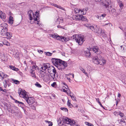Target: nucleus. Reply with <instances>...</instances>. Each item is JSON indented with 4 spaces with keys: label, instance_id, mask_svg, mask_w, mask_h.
<instances>
[{
    "label": "nucleus",
    "instance_id": "bf43d9fd",
    "mask_svg": "<svg viewBox=\"0 0 126 126\" xmlns=\"http://www.w3.org/2000/svg\"><path fill=\"white\" fill-rule=\"evenodd\" d=\"M96 1L98 2H100L102 1V0H95Z\"/></svg>",
    "mask_w": 126,
    "mask_h": 126
},
{
    "label": "nucleus",
    "instance_id": "dca6fc26",
    "mask_svg": "<svg viewBox=\"0 0 126 126\" xmlns=\"http://www.w3.org/2000/svg\"><path fill=\"white\" fill-rule=\"evenodd\" d=\"M89 49H90V50H92L94 52L97 54L100 53V50L97 47H94L93 48H90Z\"/></svg>",
    "mask_w": 126,
    "mask_h": 126
},
{
    "label": "nucleus",
    "instance_id": "bb28decb",
    "mask_svg": "<svg viewBox=\"0 0 126 126\" xmlns=\"http://www.w3.org/2000/svg\"><path fill=\"white\" fill-rule=\"evenodd\" d=\"M3 43L4 45H6L7 46H9L10 45V43L8 42L6 40H4L3 41Z\"/></svg>",
    "mask_w": 126,
    "mask_h": 126
},
{
    "label": "nucleus",
    "instance_id": "79ce46f5",
    "mask_svg": "<svg viewBox=\"0 0 126 126\" xmlns=\"http://www.w3.org/2000/svg\"><path fill=\"white\" fill-rule=\"evenodd\" d=\"M0 91H2V92L3 93H6L7 91L6 89H3L2 88L0 87Z\"/></svg>",
    "mask_w": 126,
    "mask_h": 126
},
{
    "label": "nucleus",
    "instance_id": "2f4dec72",
    "mask_svg": "<svg viewBox=\"0 0 126 126\" xmlns=\"http://www.w3.org/2000/svg\"><path fill=\"white\" fill-rule=\"evenodd\" d=\"M80 70L82 72L85 74L86 76H87L88 75V74L87 73L85 72V70L83 68H80Z\"/></svg>",
    "mask_w": 126,
    "mask_h": 126
},
{
    "label": "nucleus",
    "instance_id": "052dcab7",
    "mask_svg": "<svg viewBox=\"0 0 126 126\" xmlns=\"http://www.w3.org/2000/svg\"><path fill=\"white\" fill-rule=\"evenodd\" d=\"M4 86L5 88H6L7 87V85L6 84H4Z\"/></svg>",
    "mask_w": 126,
    "mask_h": 126
},
{
    "label": "nucleus",
    "instance_id": "ea45409f",
    "mask_svg": "<svg viewBox=\"0 0 126 126\" xmlns=\"http://www.w3.org/2000/svg\"><path fill=\"white\" fill-rule=\"evenodd\" d=\"M85 124L87 125L88 126H94V125L90 123H89L88 122H85Z\"/></svg>",
    "mask_w": 126,
    "mask_h": 126
},
{
    "label": "nucleus",
    "instance_id": "423d86ee",
    "mask_svg": "<svg viewBox=\"0 0 126 126\" xmlns=\"http://www.w3.org/2000/svg\"><path fill=\"white\" fill-rule=\"evenodd\" d=\"M8 29H2L0 32V34L2 36H4V38L7 39H10L12 36V34L9 32H7Z\"/></svg>",
    "mask_w": 126,
    "mask_h": 126
},
{
    "label": "nucleus",
    "instance_id": "0e129e2a",
    "mask_svg": "<svg viewBox=\"0 0 126 126\" xmlns=\"http://www.w3.org/2000/svg\"><path fill=\"white\" fill-rule=\"evenodd\" d=\"M32 109H33V110H35V107H32Z\"/></svg>",
    "mask_w": 126,
    "mask_h": 126
},
{
    "label": "nucleus",
    "instance_id": "72a5a7b5",
    "mask_svg": "<svg viewBox=\"0 0 126 126\" xmlns=\"http://www.w3.org/2000/svg\"><path fill=\"white\" fill-rule=\"evenodd\" d=\"M95 17L96 18V19H97L98 21L101 20L100 15H96L95 16Z\"/></svg>",
    "mask_w": 126,
    "mask_h": 126
},
{
    "label": "nucleus",
    "instance_id": "6ab92c4d",
    "mask_svg": "<svg viewBox=\"0 0 126 126\" xmlns=\"http://www.w3.org/2000/svg\"><path fill=\"white\" fill-rule=\"evenodd\" d=\"M8 26L7 24L5 23H2L0 25V27L1 29H8Z\"/></svg>",
    "mask_w": 126,
    "mask_h": 126
},
{
    "label": "nucleus",
    "instance_id": "a18cd8bd",
    "mask_svg": "<svg viewBox=\"0 0 126 126\" xmlns=\"http://www.w3.org/2000/svg\"><path fill=\"white\" fill-rule=\"evenodd\" d=\"M107 25H108L109 27H110L111 26H112V24L111 23H105V24L104 25V26H106Z\"/></svg>",
    "mask_w": 126,
    "mask_h": 126
},
{
    "label": "nucleus",
    "instance_id": "5fc2aeb1",
    "mask_svg": "<svg viewBox=\"0 0 126 126\" xmlns=\"http://www.w3.org/2000/svg\"><path fill=\"white\" fill-rule=\"evenodd\" d=\"M19 53H16V54H15V56L17 58H18L19 57V55H18Z\"/></svg>",
    "mask_w": 126,
    "mask_h": 126
},
{
    "label": "nucleus",
    "instance_id": "412c9836",
    "mask_svg": "<svg viewBox=\"0 0 126 126\" xmlns=\"http://www.w3.org/2000/svg\"><path fill=\"white\" fill-rule=\"evenodd\" d=\"M88 49V50L85 52V54L86 56L88 57H90L91 56V53L89 51L90 50V49H89V48Z\"/></svg>",
    "mask_w": 126,
    "mask_h": 126
},
{
    "label": "nucleus",
    "instance_id": "a19ab883",
    "mask_svg": "<svg viewBox=\"0 0 126 126\" xmlns=\"http://www.w3.org/2000/svg\"><path fill=\"white\" fill-rule=\"evenodd\" d=\"M45 122L46 123H48L49 124L48 126H52L53 125V123L52 122L50 121H45Z\"/></svg>",
    "mask_w": 126,
    "mask_h": 126
},
{
    "label": "nucleus",
    "instance_id": "20e7f679",
    "mask_svg": "<svg viewBox=\"0 0 126 126\" xmlns=\"http://www.w3.org/2000/svg\"><path fill=\"white\" fill-rule=\"evenodd\" d=\"M72 38L74 39L79 45H82L84 41V36L78 34L74 35L72 36Z\"/></svg>",
    "mask_w": 126,
    "mask_h": 126
},
{
    "label": "nucleus",
    "instance_id": "6e6d98bb",
    "mask_svg": "<svg viewBox=\"0 0 126 126\" xmlns=\"http://www.w3.org/2000/svg\"><path fill=\"white\" fill-rule=\"evenodd\" d=\"M68 76H70L71 75H72V76L73 77V78H74V74H68Z\"/></svg>",
    "mask_w": 126,
    "mask_h": 126
},
{
    "label": "nucleus",
    "instance_id": "a878e982",
    "mask_svg": "<svg viewBox=\"0 0 126 126\" xmlns=\"http://www.w3.org/2000/svg\"><path fill=\"white\" fill-rule=\"evenodd\" d=\"M13 17L11 16L9 17V22L11 24L13 23Z\"/></svg>",
    "mask_w": 126,
    "mask_h": 126
},
{
    "label": "nucleus",
    "instance_id": "774afa93",
    "mask_svg": "<svg viewBox=\"0 0 126 126\" xmlns=\"http://www.w3.org/2000/svg\"><path fill=\"white\" fill-rule=\"evenodd\" d=\"M119 28L121 30H123V28L122 27H119Z\"/></svg>",
    "mask_w": 126,
    "mask_h": 126
},
{
    "label": "nucleus",
    "instance_id": "37998d69",
    "mask_svg": "<svg viewBox=\"0 0 126 126\" xmlns=\"http://www.w3.org/2000/svg\"><path fill=\"white\" fill-rule=\"evenodd\" d=\"M60 109L61 110L64 111L65 112L67 111H68V109L65 108L61 107L60 108Z\"/></svg>",
    "mask_w": 126,
    "mask_h": 126
},
{
    "label": "nucleus",
    "instance_id": "393cba45",
    "mask_svg": "<svg viewBox=\"0 0 126 126\" xmlns=\"http://www.w3.org/2000/svg\"><path fill=\"white\" fill-rule=\"evenodd\" d=\"M53 6L57 7L58 8H59V9H61L63 10L64 8H62L61 6H60L58 5L57 4H55L52 3V4Z\"/></svg>",
    "mask_w": 126,
    "mask_h": 126
},
{
    "label": "nucleus",
    "instance_id": "de8ad7c7",
    "mask_svg": "<svg viewBox=\"0 0 126 126\" xmlns=\"http://www.w3.org/2000/svg\"><path fill=\"white\" fill-rule=\"evenodd\" d=\"M120 113V111L117 112L116 111H115L114 112V114L116 116H117L118 115H119Z\"/></svg>",
    "mask_w": 126,
    "mask_h": 126
},
{
    "label": "nucleus",
    "instance_id": "338daca9",
    "mask_svg": "<svg viewBox=\"0 0 126 126\" xmlns=\"http://www.w3.org/2000/svg\"><path fill=\"white\" fill-rule=\"evenodd\" d=\"M120 96H121V94L119 93H118V97H119Z\"/></svg>",
    "mask_w": 126,
    "mask_h": 126
},
{
    "label": "nucleus",
    "instance_id": "aec40b11",
    "mask_svg": "<svg viewBox=\"0 0 126 126\" xmlns=\"http://www.w3.org/2000/svg\"><path fill=\"white\" fill-rule=\"evenodd\" d=\"M7 76V75L1 71H0V77L2 78V79L6 78Z\"/></svg>",
    "mask_w": 126,
    "mask_h": 126
},
{
    "label": "nucleus",
    "instance_id": "4d7b16f0",
    "mask_svg": "<svg viewBox=\"0 0 126 126\" xmlns=\"http://www.w3.org/2000/svg\"><path fill=\"white\" fill-rule=\"evenodd\" d=\"M67 79L69 80V82H71V79L70 78L67 77Z\"/></svg>",
    "mask_w": 126,
    "mask_h": 126
},
{
    "label": "nucleus",
    "instance_id": "9d476101",
    "mask_svg": "<svg viewBox=\"0 0 126 126\" xmlns=\"http://www.w3.org/2000/svg\"><path fill=\"white\" fill-rule=\"evenodd\" d=\"M49 65L48 63H44L41 67L40 71L44 73L46 72L47 71L49 67Z\"/></svg>",
    "mask_w": 126,
    "mask_h": 126
},
{
    "label": "nucleus",
    "instance_id": "4be33fe9",
    "mask_svg": "<svg viewBox=\"0 0 126 126\" xmlns=\"http://www.w3.org/2000/svg\"><path fill=\"white\" fill-rule=\"evenodd\" d=\"M74 11L76 14H78L79 13L80 11H81V14H83V13H82V12H83L81 10H80L77 8H75L74 9Z\"/></svg>",
    "mask_w": 126,
    "mask_h": 126
},
{
    "label": "nucleus",
    "instance_id": "a211bd4d",
    "mask_svg": "<svg viewBox=\"0 0 126 126\" xmlns=\"http://www.w3.org/2000/svg\"><path fill=\"white\" fill-rule=\"evenodd\" d=\"M99 55L98 56V57H94L93 58V61L94 63L96 64H99Z\"/></svg>",
    "mask_w": 126,
    "mask_h": 126
},
{
    "label": "nucleus",
    "instance_id": "9b49d317",
    "mask_svg": "<svg viewBox=\"0 0 126 126\" xmlns=\"http://www.w3.org/2000/svg\"><path fill=\"white\" fill-rule=\"evenodd\" d=\"M49 65L48 63H44L41 67L40 71L44 73L46 72L47 71L49 67Z\"/></svg>",
    "mask_w": 126,
    "mask_h": 126
},
{
    "label": "nucleus",
    "instance_id": "39448f33",
    "mask_svg": "<svg viewBox=\"0 0 126 126\" xmlns=\"http://www.w3.org/2000/svg\"><path fill=\"white\" fill-rule=\"evenodd\" d=\"M29 15V16L30 18V19L32 20L33 18V17H34V20H37L39 19V13L37 12H36L34 14L32 11L31 10H29L28 12Z\"/></svg>",
    "mask_w": 126,
    "mask_h": 126
},
{
    "label": "nucleus",
    "instance_id": "09e8293b",
    "mask_svg": "<svg viewBox=\"0 0 126 126\" xmlns=\"http://www.w3.org/2000/svg\"><path fill=\"white\" fill-rule=\"evenodd\" d=\"M70 96L72 98V99L74 101H76V97L73 95H70Z\"/></svg>",
    "mask_w": 126,
    "mask_h": 126
},
{
    "label": "nucleus",
    "instance_id": "69168bd1",
    "mask_svg": "<svg viewBox=\"0 0 126 126\" xmlns=\"http://www.w3.org/2000/svg\"><path fill=\"white\" fill-rule=\"evenodd\" d=\"M63 91L64 92H66V91H67V90H65V89H63Z\"/></svg>",
    "mask_w": 126,
    "mask_h": 126
},
{
    "label": "nucleus",
    "instance_id": "c03bdc74",
    "mask_svg": "<svg viewBox=\"0 0 126 126\" xmlns=\"http://www.w3.org/2000/svg\"><path fill=\"white\" fill-rule=\"evenodd\" d=\"M35 85L37 87L39 88L41 87H42L41 85L39 83H38L37 82H36L35 84Z\"/></svg>",
    "mask_w": 126,
    "mask_h": 126
},
{
    "label": "nucleus",
    "instance_id": "7c9ffc66",
    "mask_svg": "<svg viewBox=\"0 0 126 126\" xmlns=\"http://www.w3.org/2000/svg\"><path fill=\"white\" fill-rule=\"evenodd\" d=\"M39 19L37 20H34L35 21L34 22L35 24L36 25H39V26L40 25V21L39 17Z\"/></svg>",
    "mask_w": 126,
    "mask_h": 126
},
{
    "label": "nucleus",
    "instance_id": "58836bf2",
    "mask_svg": "<svg viewBox=\"0 0 126 126\" xmlns=\"http://www.w3.org/2000/svg\"><path fill=\"white\" fill-rule=\"evenodd\" d=\"M12 81L13 82L16 84H18L19 83V82L18 80L13 79Z\"/></svg>",
    "mask_w": 126,
    "mask_h": 126
},
{
    "label": "nucleus",
    "instance_id": "c756f323",
    "mask_svg": "<svg viewBox=\"0 0 126 126\" xmlns=\"http://www.w3.org/2000/svg\"><path fill=\"white\" fill-rule=\"evenodd\" d=\"M118 3L120 8L121 9H122L123 8V4L122 3V2L119 1H118Z\"/></svg>",
    "mask_w": 126,
    "mask_h": 126
},
{
    "label": "nucleus",
    "instance_id": "ddd939ff",
    "mask_svg": "<svg viewBox=\"0 0 126 126\" xmlns=\"http://www.w3.org/2000/svg\"><path fill=\"white\" fill-rule=\"evenodd\" d=\"M25 100L29 105L33 104L34 102L33 98L31 97H29L28 96V97L26 98Z\"/></svg>",
    "mask_w": 126,
    "mask_h": 126
},
{
    "label": "nucleus",
    "instance_id": "e2e57ef3",
    "mask_svg": "<svg viewBox=\"0 0 126 126\" xmlns=\"http://www.w3.org/2000/svg\"><path fill=\"white\" fill-rule=\"evenodd\" d=\"M57 27H58V28H62V27H63L60 25L58 26Z\"/></svg>",
    "mask_w": 126,
    "mask_h": 126
},
{
    "label": "nucleus",
    "instance_id": "6e6552de",
    "mask_svg": "<svg viewBox=\"0 0 126 126\" xmlns=\"http://www.w3.org/2000/svg\"><path fill=\"white\" fill-rule=\"evenodd\" d=\"M63 123H66L68 125H73L75 123V122L74 120H71L67 118L66 117H63Z\"/></svg>",
    "mask_w": 126,
    "mask_h": 126
},
{
    "label": "nucleus",
    "instance_id": "f03ea898",
    "mask_svg": "<svg viewBox=\"0 0 126 126\" xmlns=\"http://www.w3.org/2000/svg\"><path fill=\"white\" fill-rule=\"evenodd\" d=\"M47 71L49 73L48 76L50 79L54 81L57 79L58 77V74L56 70L53 66L49 65V67Z\"/></svg>",
    "mask_w": 126,
    "mask_h": 126
},
{
    "label": "nucleus",
    "instance_id": "f704fd0d",
    "mask_svg": "<svg viewBox=\"0 0 126 126\" xmlns=\"http://www.w3.org/2000/svg\"><path fill=\"white\" fill-rule=\"evenodd\" d=\"M106 16V14H102L101 15H100L101 20L103 19Z\"/></svg>",
    "mask_w": 126,
    "mask_h": 126
},
{
    "label": "nucleus",
    "instance_id": "c85d7f7f",
    "mask_svg": "<svg viewBox=\"0 0 126 126\" xmlns=\"http://www.w3.org/2000/svg\"><path fill=\"white\" fill-rule=\"evenodd\" d=\"M121 49L123 52H125L126 51V47L124 45L122 46H121Z\"/></svg>",
    "mask_w": 126,
    "mask_h": 126
},
{
    "label": "nucleus",
    "instance_id": "473e14b6",
    "mask_svg": "<svg viewBox=\"0 0 126 126\" xmlns=\"http://www.w3.org/2000/svg\"><path fill=\"white\" fill-rule=\"evenodd\" d=\"M37 67V66L36 65L33 66L32 67L31 71L33 72L35 70L36 68Z\"/></svg>",
    "mask_w": 126,
    "mask_h": 126
},
{
    "label": "nucleus",
    "instance_id": "f257e3e1",
    "mask_svg": "<svg viewBox=\"0 0 126 126\" xmlns=\"http://www.w3.org/2000/svg\"><path fill=\"white\" fill-rule=\"evenodd\" d=\"M51 61L53 64L59 68L64 69L67 65L66 63L60 59L52 58Z\"/></svg>",
    "mask_w": 126,
    "mask_h": 126
},
{
    "label": "nucleus",
    "instance_id": "680f3d73",
    "mask_svg": "<svg viewBox=\"0 0 126 126\" xmlns=\"http://www.w3.org/2000/svg\"><path fill=\"white\" fill-rule=\"evenodd\" d=\"M96 101L98 103L99 101V99L98 98H96Z\"/></svg>",
    "mask_w": 126,
    "mask_h": 126
},
{
    "label": "nucleus",
    "instance_id": "c9c22d12",
    "mask_svg": "<svg viewBox=\"0 0 126 126\" xmlns=\"http://www.w3.org/2000/svg\"><path fill=\"white\" fill-rule=\"evenodd\" d=\"M57 35L55 34H50V36L51 37H52L56 39V37H57Z\"/></svg>",
    "mask_w": 126,
    "mask_h": 126
},
{
    "label": "nucleus",
    "instance_id": "7ed1b4c3",
    "mask_svg": "<svg viewBox=\"0 0 126 126\" xmlns=\"http://www.w3.org/2000/svg\"><path fill=\"white\" fill-rule=\"evenodd\" d=\"M84 25L87 27L88 29L91 30L93 32L97 33V35L100 34L104 33V32L101 30V29L97 25L93 26L88 24H84Z\"/></svg>",
    "mask_w": 126,
    "mask_h": 126
},
{
    "label": "nucleus",
    "instance_id": "4c0bfd02",
    "mask_svg": "<svg viewBox=\"0 0 126 126\" xmlns=\"http://www.w3.org/2000/svg\"><path fill=\"white\" fill-rule=\"evenodd\" d=\"M45 53H46V54L47 56H50L52 55V53H50L49 52H45Z\"/></svg>",
    "mask_w": 126,
    "mask_h": 126
},
{
    "label": "nucleus",
    "instance_id": "13d9d810",
    "mask_svg": "<svg viewBox=\"0 0 126 126\" xmlns=\"http://www.w3.org/2000/svg\"><path fill=\"white\" fill-rule=\"evenodd\" d=\"M38 51L39 53H41V52H42V53L43 52L42 50H38Z\"/></svg>",
    "mask_w": 126,
    "mask_h": 126
},
{
    "label": "nucleus",
    "instance_id": "5701e85b",
    "mask_svg": "<svg viewBox=\"0 0 126 126\" xmlns=\"http://www.w3.org/2000/svg\"><path fill=\"white\" fill-rule=\"evenodd\" d=\"M9 67L11 69L14 71H17L19 70V69L18 68H16L15 66L12 65H10Z\"/></svg>",
    "mask_w": 126,
    "mask_h": 126
},
{
    "label": "nucleus",
    "instance_id": "b1692460",
    "mask_svg": "<svg viewBox=\"0 0 126 126\" xmlns=\"http://www.w3.org/2000/svg\"><path fill=\"white\" fill-rule=\"evenodd\" d=\"M0 17L2 19H4L5 17V15L4 13H2L0 11Z\"/></svg>",
    "mask_w": 126,
    "mask_h": 126
},
{
    "label": "nucleus",
    "instance_id": "603ef678",
    "mask_svg": "<svg viewBox=\"0 0 126 126\" xmlns=\"http://www.w3.org/2000/svg\"><path fill=\"white\" fill-rule=\"evenodd\" d=\"M56 82H54L51 85L52 87H55V86L56 85Z\"/></svg>",
    "mask_w": 126,
    "mask_h": 126
},
{
    "label": "nucleus",
    "instance_id": "49530a36",
    "mask_svg": "<svg viewBox=\"0 0 126 126\" xmlns=\"http://www.w3.org/2000/svg\"><path fill=\"white\" fill-rule=\"evenodd\" d=\"M31 76L34 78H35L36 76L35 74L33 73V72L31 71Z\"/></svg>",
    "mask_w": 126,
    "mask_h": 126
},
{
    "label": "nucleus",
    "instance_id": "f8f14e48",
    "mask_svg": "<svg viewBox=\"0 0 126 126\" xmlns=\"http://www.w3.org/2000/svg\"><path fill=\"white\" fill-rule=\"evenodd\" d=\"M56 39L59 40L63 42H66L68 41L69 40V38H66L64 37H62V36H60L57 35L56 37Z\"/></svg>",
    "mask_w": 126,
    "mask_h": 126
},
{
    "label": "nucleus",
    "instance_id": "864d4df0",
    "mask_svg": "<svg viewBox=\"0 0 126 126\" xmlns=\"http://www.w3.org/2000/svg\"><path fill=\"white\" fill-rule=\"evenodd\" d=\"M98 103L100 105V106L103 108H104V107L102 105L101 102L100 101H99Z\"/></svg>",
    "mask_w": 126,
    "mask_h": 126
},
{
    "label": "nucleus",
    "instance_id": "8fccbe9b",
    "mask_svg": "<svg viewBox=\"0 0 126 126\" xmlns=\"http://www.w3.org/2000/svg\"><path fill=\"white\" fill-rule=\"evenodd\" d=\"M119 115L122 117H123L124 116V114L121 111H120V113H119Z\"/></svg>",
    "mask_w": 126,
    "mask_h": 126
},
{
    "label": "nucleus",
    "instance_id": "e433bc0d",
    "mask_svg": "<svg viewBox=\"0 0 126 126\" xmlns=\"http://www.w3.org/2000/svg\"><path fill=\"white\" fill-rule=\"evenodd\" d=\"M118 121L119 122V123L120 124H121L122 122H123L124 123H125V121L123 119H119L118 120Z\"/></svg>",
    "mask_w": 126,
    "mask_h": 126
},
{
    "label": "nucleus",
    "instance_id": "4468645a",
    "mask_svg": "<svg viewBox=\"0 0 126 126\" xmlns=\"http://www.w3.org/2000/svg\"><path fill=\"white\" fill-rule=\"evenodd\" d=\"M76 16V19H78L79 20L86 21L87 20L86 17V16H83L81 15H79Z\"/></svg>",
    "mask_w": 126,
    "mask_h": 126
},
{
    "label": "nucleus",
    "instance_id": "3c124183",
    "mask_svg": "<svg viewBox=\"0 0 126 126\" xmlns=\"http://www.w3.org/2000/svg\"><path fill=\"white\" fill-rule=\"evenodd\" d=\"M67 105L69 107H71L72 106V105L69 102V100L67 101Z\"/></svg>",
    "mask_w": 126,
    "mask_h": 126
},
{
    "label": "nucleus",
    "instance_id": "1a4fd4ad",
    "mask_svg": "<svg viewBox=\"0 0 126 126\" xmlns=\"http://www.w3.org/2000/svg\"><path fill=\"white\" fill-rule=\"evenodd\" d=\"M18 93L20 96L25 99L26 98L28 97V95L27 92L24 90H22L21 89H19Z\"/></svg>",
    "mask_w": 126,
    "mask_h": 126
},
{
    "label": "nucleus",
    "instance_id": "0eeeda50",
    "mask_svg": "<svg viewBox=\"0 0 126 126\" xmlns=\"http://www.w3.org/2000/svg\"><path fill=\"white\" fill-rule=\"evenodd\" d=\"M7 110L9 112L12 113L18 112V108L14 105L12 106H8L7 107Z\"/></svg>",
    "mask_w": 126,
    "mask_h": 126
},
{
    "label": "nucleus",
    "instance_id": "f3484780",
    "mask_svg": "<svg viewBox=\"0 0 126 126\" xmlns=\"http://www.w3.org/2000/svg\"><path fill=\"white\" fill-rule=\"evenodd\" d=\"M99 58L100 59L99 60V64L102 65H104L106 63V60L104 59L102 57L100 56H99Z\"/></svg>",
    "mask_w": 126,
    "mask_h": 126
},
{
    "label": "nucleus",
    "instance_id": "cd10ccee",
    "mask_svg": "<svg viewBox=\"0 0 126 126\" xmlns=\"http://www.w3.org/2000/svg\"><path fill=\"white\" fill-rule=\"evenodd\" d=\"M110 0H109L107 1L106 3L107 4H105L104 5L108 9V7L110 4Z\"/></svg>",
    "mask_w": 126,
    "mask_h": 126
},
{
    "label": "nucleus",
    "instance_id": "2eb2a0df",
    "mask_svg": "<svg viewBox=\"0 0 126 126\" xmlns=\"http://www.w3.org/2000/svg\"><path fill=\"white\" fill-rule=\"evenodd\" d=\"M15 102L17 104H18V106L20 107L24 111L25 110L24 107H26V106L23 103L16 100L15 101Z\"/></svg>",
    "mask_w": 126,
    "mask_h": 126
}]
</instances>
